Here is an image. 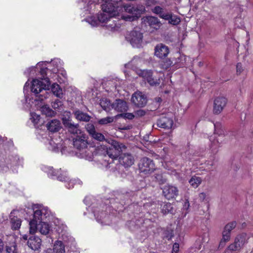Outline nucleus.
<instances>
[{"mask_svg": "<svg viewBox=\"0 0 253 253\" xmlns=\"http://www.w3.org/2000/svg\"><path fill=\"white\" fill-rule=\"evenodd\" d=\"M164 196L168 200L175 198L178 195V190L175 186L166 185L162 188Z\"/></svg>", "mask_w": 253, "mask_h": 253, "instance_id": "obj_14", "label": "nucleus"}, {"mask_svg": "<svg viewBox=\"0 0 253 253\" xmlns=\"http://www.w3.org/2000/svg\"><path fill=\"white\" fill-rule=\"evenodd\" d=\"M249 238L245 233H243L237 236L234 243L231 244L226 250L231 252L239 251L248 242Z\"/></svg>", "mask_w": 253, "mask_h": 253, "instance_id": "obj_7", "label": "nucleus"}, {"mask_svg": "<svg viewBox=\"0 0 253 253\" xmlns=\"http://www.w3.org/2000/svg\"><path fill=\"white\" fill-rule=\"evenodd\" d=\"M4 244L1 239H0V252H1L3 249Z\"/></svg>", "mask_w": 253, "mask_h": 253, "instance_id": "obj_56", "label": "nucleus"}, {"mask_svg": "<svg viewBox=\"0 0 253 253\" xmlns=\"http://www.w3.org/2000/svg\"><path fill=\"white\" fill-rule=\"evenodd\" d=\"M46 70V68H41L40 73L42 77L40 79L33 80L31 87V91L41 101L47 98L49 95L46 90L48 89L50 83L49 79L45 76Z\"/></svg>", "mask_w": 253, "mask_h": 253, "instance_id": "obj_4", "label": "nucleus"}, {"mask_svg": "<svg viewBox=\"0 0 253 253\" xmlns=\"http://www.w3.org/2000/svg\"><path fill=\"white\" fill-rule=\"evenodd\" d=\"M202 179L200 177L193 176L189 180V182L191 186L194 188H197L201 183Z\"/></svg>", "mask_w": 253, "mask_h": 253, "instance_id": "obj_30", "label": "nucleus"}, {"mask_svg": "<svg viewBox=\"0 0 253 253\" xmlns=\"http://www.w3.org/2000/svg\"><path fill=\"white\" fill-rule=\"evenodd\" d=\"M28 246L34 251H38L42 246V240L37 236H32L28 239Z\"/></svg>", "mask_w": 253, "mask_h": 253, "instance_id": "obj_18", "label": "nucleus"}, {"mask_svg": "<svg viewBox=\"0 0 253 253\" xmlns=\"http://www.w3.org/2000/svg\"><path fill=\"white\" fill-rule=\"evenodd\" d=\"M140 62L141 61L139 58H134L130 62L126 64L125 67L126 68H131L132 70H134Z\"/></svg>", "mask_w": 253, "mask_h": 253, "instance_id": "obj_31", "label": "nucleus"}, {"mask_svg": "<svg viewBox=\"0 0 253 253\" xmlns=\"http://www.w3.org/2000/svg\"><path fill=\"white\" fill-rule=\"evenodd\" d=\"M190 204L188 200H186L183 205V209L185 211H187L189 208Z\"/></svg>", "mask_w": 253, "mask_h": 253, "instance_id": "obj_51", "label": "nucleus"}, {"mask_svg": "<svg viewBox=\"0 0 253 253\" xmlns=\"http://www.w3.org/2000/svg\"><path fill=\"white\" fill-rule=\"evenodd\" d=\"M244 71V68L242 64L238 63L236 65V74L237 75H241Z\"/></svg>", "mask_w": 253, "mask_h": 253, "instance_id": "obj_46", "label": "nucleus"}, {"mask_svg": "<svg viewBox=\"0 0 253 253\" xmlns=\"http://www.w3.org/2000/svg\"><path fill=\"white\" fill-rule=\"evenodd\" d=\"M212 143L213 145L215 146V147H218L219 144L218 140H214Z\"/></svg>", "mask_w": 253, "mask_h": 253, "instance_id": "obj_57", "label": "nucleus"}, {"mask_svg": "<svg viewBox=\"0 0 253 253\" xmlns=\"http://www.w3.org/2000/svg\"><path fill=\"white\" fill-rule=\"evenodd\" d=\"M236 222L233 221L227 224L223 229V231H226L227 232H229L231 233V231L236 227Z\"/></svg>", "mask_w": 253, "mask_h": 253, "instance_id": "obj_35", "label": "nucleus"}, {"mask_svg": "<svg viewBox=\"0 0 253 253\" xmlns=\"http://www.w3.org/2000/svg\"><path fill=\"white\" fill-rule=\"evenodd\" d=\"M179 246L177 243H175L173 245L171 253H178L179 252Z\"/></svg>", "mask_w": 253, "mask_h": 253, "instance_id": "obj_50", "label": "nucleus"}, {"mask_svg": "<svg viewBox=\"0 0 253 253\" xmlns=\"http://www.w3.org/2000/svg\"><path fill=\"white\" fill-rule=\"evenodd\" d=\"M62 105V102L58 99H56L51 103V106L52 108H53L55 109H60Z\"/></svg>", "mask_w": 253, "mask_h": 253, "instance_id": "obj_45", "label": "nucleus"}, {"mask_svg": "<svg viewBox=\"0 0 253 253\" xmlns=\"http://www.w3.org/2000/svg\"><path fill=\"white\" fill-rule=\"evenodd\" d=\"M171 14V13H166L163 12L162 14H161V16L160 17L161 18H163L166 20H168L169 21Z\"/></svg>", "mask_w": 253, "mask_h": 253, "instance_id": "obj_47", "label": "nucleus"}, {"mask_svg": "<svg viewBox=\"0 0 253 253\" xmlns=\"http://www.w3.org/2000/svg\"><path fill=\"white\" fill-rule=\"evenodd\" d=\"M126 149V147L122 143L114 140L111 141V146L107 150V154L112 159L117 158L120 153Z\"/></svg>", "mask_w": 253, "mask_h": 253, "instance_id": "obj_8", "label": "nucleus"}, {"mask_svg": "<svg viewBox=\"0 0 253 253\" xmlns=\"http://www.w3.org/2000/svg\"><path fill=\"white\" fill-rule=\"evenodd\" d=\"M172 64V62L170 59H166L161 64L162 68L164 69H167L169 68Z\"/></svg>", "mask_w": 253, "mask_h": 253, "instance_id": "obj_42", "label": "nucleus"}, {"mask_svg": "<svg viewBox=\"0 0 253 253\" xmlns=\"http://www.w3.org/2000/svg\"><path fill=\"white\" fill-rule=\"evenodd\" d=\"M12 213H11V227L14 230H17L19 229L21 225V220L20 218L17 217V216H13L12 217Z\"/></svg>", "mask_w": 253, "mask_h": 253, "instance_id": "obj_25", "label": "nucleus"}, {"mask_svg": "<svg viewBox=\"0 0 253 253\" xmlns=\"http://www.w3.org/2000/svg\"><path fill=\"white\" fill-rule=\"evenodd\" d=\"M41 111L43 114L48 117H52L55 115V113L47 105H44L41 107Z\"/></svg>", "mask_w": 253, "mask_h": 253, "instance_id": "obj_29", "label": "nucleus"}, {"mask_svg": "<svg viewBox=\"0 0 253 253\" xmlns=\"http://www.w3.org/2000/svg\"><path fill=\"white\" fill-rule=\"evenodd\" d=\"M227 103V99L224 96H218L215 98L213 102V113L219 114L226 106Z\"/></svg>", "mask_w": 253, "mask_h": 253, "instance_id": "obj_13", "label": "nucleus"}, {"mask_svg": "<svg viewBox=\"0 0 253 253\" xmlns=\"http://www.w3.org/2000/svg\"><path fill=\"white\" fill-rule=\"evenodd\" d=\"M222 135V133H220V134H219V136H220V135Z\"/></svg>", "mask_w": 253, "mask_h": 253, "instance_id": "obj_64", "label": "nucleus"}, {"mask_svg": "<svg viewBox=\"0 0 253 253\" xmlns=\"http://www.w3.org/2000/svg\"><path fill=\"white\" fill-rule=\"evenodd\" d=\"M52 64L55 67L57 70L61 68L62 62L59 59H55L52 61Z\"/></svg>", "mask_w": 253, "mask_h": 253, "instance_id": "obj_43", "label": "nucleus"}, {"mask_svg": "<svg viewBox=\"0 0 253 253\" xmlns=\"http://www.w3.org/2000/svg\"><path fill=\"white\" fill-rule=\"evenodd\" d=\"M180 18L177 15L171 14L169 23L173 25H177L180 22Z\"/></svg>", "mask_w": 253, "mask_h": 253, "instance_id": "obj_34", "label": "nucleus"}, {"mask_svg": "<svg viewBox=\"0 0 253 253\" xmlns=\"http://www.w3.org/2000/svg\"><path fill=\"white\" fill-rule=\"evenodd\" d=\"M77 120L80 121L88 122L91 117L87 114L84 113L79 110H76L74 113Z\"/></svg>", "mask_w": 253, "mask_h": 253, "instance_id": "obj_22", "label": "nucleus"}, {"mask_svg": "<svg viewBox=\"0 0 253 253\" xmlns=\"http://www.w3.org/2000/svg\"><path fill=\"white\" fill-rule=\"evenodd\" d=\"M46 127L51 132L58 131L61 128V124L57 120H53L46 124Z\"/></svg>", "mask_w": 253, "mask_h": 253, "instance_id": "obj_21", "label": "nucleus"}, {"mask_svg": "<svg viewBox=\"0 0 253 253\" xmlns=\"http://www.w3.org/2000/svg\"><path fill=\"white\" fill-rule=\"evenodd\" d=\"M53 253H65V246L61 241H56L54 244Z\"/></svg>", "mask_w": 253, "mask_h": 253, "instance_id": "obj_23", "label": "nucleus"}, {"mask_svg": "<svg viewBox=\"0 0 253 253\" xmlns=\"http://www.w3.org/2000/svg\"><path fill=\"white\" fill-rule=\"evenodd\" d=\"M91 136L94 139L98 141H101L105 139V137L102 133L97 132L96 131Z\"/></svg>", "mask_w": 253, "mask_h": 253, "instance_id": "obj_37", "label": "nucleus"}, {"mask_svg": "<svg viewBox=\"0 0 253 253\" xmlns=\"http://www.w3.org/2000/svg\"><path fill=\"white\" fill-rule=\"evenodd\" d=\"M134 158L129 154H124L120 158V162L125 167H129L134 164Z\"/></svg>", "mask_w": 253, "mask_h": 253, "instance_id": "obj_19", "label": "nucleus"}, {"mask_svg": "<svg viewBox=\"0 0 253 253\" xmlns=\"http://www.w3.org/2000/svg\"><path fill=\"white\" fill-rule=\"evenodd\" d=\"M144 21L146 24H148L154 29H158L161 26V23L159 19L153 16H148L145 17Z\"/></svg>", "mask_w": 253, "mask_h": 253, "instance_id": "obj_20", "label": "nucleus"}, {"mask_svg": "<svg viewBox=\"0 0 253 253\" xmlns=\"http://www.w3.org/2000/svg\"><path fill=\"white\" fill-rule=\"evenodd\" d=\"M34 219L29 222L30 234H35L38 230L43 234L46 235L50 230L49 225L42 220H44L50 215V211L47 208L40 207L36 210L34 208Z\"/></svg>", "mask_w": 253, "mask_h": 253, "instance_id": "obj_2", "label": "nucleus"}, {"mask_svg": "<svg viewBox=\"0 0 253 253\" xmlns=\"http://www.w3.org/2000/svg\"><path fill=\"white\" fill-rule=\"evenodd\" d=\"M52 249H48L45 251V253H52Z\"/></svg>", "mask_w": 253, "mask_h": 253, "instance_id": "obj_58", "label": "nucleus"}, {"mask_svg": "<svg viewBox=\"0 0 253 253\" xmlns=\"http://www.w3.org/2000/svg\"><path fill=\"white\" fill-rule=\"evenodd\" d=\"M51 89L54 95L58 98H61L63 95V91L60 86L54 83L51 86Z\"/></svg>", "mask_w": 253, "mask_h": 253, "instance_id": "obj_26", "label": "nucleus"}, {"mask_svg": "<svg viewBox=\"0 0 253 253\" xmlns=\"http://www.w3.org/2000/svg\"><path fill=\"white\" fill-rule=\"evenodd\" d=\"M117 119L119 117H123L125 119H128L129 120H132L134 118V115L132 113H122L116 115Z\"/></svg>", "mask_w": 253, "mask_h": 253, "instance_id": "obj_38", "label": "nucleus"}, {"mask_svg": "<svg viewBox=\"0 0 253 253\" xmlns=\"http://www.w3.org/2000/svg\"><path fill=\"white\" fill-rule=\"evenodd\" d=\"M169 53V48L162 43L159 44L155 47V55L160 58L166 57Z\"/></svg>", "mask_w": 253, "mask_h": 253, "instance_id": "obj_17", "label": "nucleus"}, {"mask_svg": "<svg viewBox=\"0 0 253 253\" xmlns=\"http://www.w3.org/2000/svg\"><path fill=\"white\" fill-rule=\"evenodd\" d=\"M35 69V67H31L28 70H31V69Z\"/></svg>", "mask_w": 253, "mask_h": 253, "instance_id": "obj_61", "label": "nucleus"}, {"mask_svg": "<svg viewBox=\"0 0 253 253\" xmlns=\"http://www.w3.org/2000/svg\"><path fill=\"white\" fill-rule=\"evenodd\" d=\"M6 251L7 253H17V249L15 243H13L10 246H6Z\"/></svg>", "mask_w": 253, "mask_h": 253, "instance_id": "obj_39", "label": "nucleus"}, {"mask_svg": "<svg viewBox=\"0 0 253 253\" xmlns=\"http://www.w3.org/2000/svg\"><path fill=\"white\" fill-rule=\"evenodd\" d=\"M172 115L169 113L162 115L157 121V125L159 127L169 129L173 125Z\"/></svg>", "mask_w": 253, "mask_h": 253, "instance_id": "obj_11", "label": "nucleus"}, {"mask_svg": "<svg viewBox=\"0 0 253 253\" xmlns=\"http://www.w3.org/2000/svg\"><path fill=\"white\" fill-rule=\"evenodd\" d=\"M48 149L53 151L56 152L58 150L57 145L52 140H50L48 142Z\"/></svg>", "mask_w": 253, "mask_h": 253, "instance_id": "obj_44", "label": "nucleus"}, {"mask_svg": "<svg viewBox=\"0 0 253 253\" xmlns=\"http://www.w3.org/2000/svg\"><path fill=\"white\" fill-rule=\"evenodd\" d=\"M231 238V233L223 231L222 232V237L219 244V247L223 248L225 246L226 243L228 242Z\"/></svg>", "mask_w": 253, "mask_h": 253, "instance_id": "obj_27", "label": "nucleus"}, {"mask_svg": "<svg viewBox=\"0 0 253 253\" xmlns=\"http://www.w3.org/2000/svg\"><path fill=\"white\" fill-rule=\"evenodd\" d=\"M145 111L143 110H138L135 112V115L138 117H142L145 115Z\"/></svg>", "mask_w": 253, "mask_h": 253, "instance_id": "obj_52", "label": "nucleus"}, {"mask_svg": "<svg viewBox=\"0 0 253 253\" xmlns=\"http://www.w3.org/2000/svg\"><path fill=\"white\" fill-rule=\"evenodd\" d=\"M43 170L47 173L49 177L52 178H56L59 180L64 181L65 186L68 189L73 188L74 185H81L82 183V181L78 179H70L67 177L66 172H61V169H54L52 167H44Z\"/></svg>", "mask_w": 253, "mask_h": 253, "instance_id": "obj_5", "label": "nucleus"}, {"mask_svg": "<svg viewBox=\"0 0 253 253\" xmlns=\"http://www.w3.org/2000/svg\"><path fill=\"white\" fill-rule=\"evenodd\" d=\"M153 11L157 14H159V16H161V14L163 13L162 8L159 6L155 7L153 10Z\"/></svg>", "mask_w": 253, "mask_h": 253, "instance_id": "obj_48", "label": "nucleus"}, {"mask_svg": "<svg viewBox=\"0 0 253 253\" xmlns=\"http://www.w3.org/2000/svg\"><path fill=\"white\" fill-rule=\"evenodd\" d=\"M101 215H100V218H99V215H98L96 213H94V216L96 217V220L99 222L100 221V220H101V218L102 217V216H104L105 214L103 212H101Z\"/></svg>", "mask_w": 253, "mask_h": 253, "instance_id": "obj_54", "label": "nucleus"}, {"mask_svg": "<svg viewBox=\"0 0 253 253\" xmlns=\"http://www.w3.org/2000/svg\"><path fill=\"white\" fill-rule=\"evenodd\" d=\"M131 100L135 106L140 107H143L147 103V99L145 95L139 91L134 93Z\"/></svg>", "mask_w": 253, "mask_h": 253, "instance_id": "obj_15", "label": "nucleus"}, {"mask_svg": "<svg viewBox=\"0 0 253 253\" xmlns=\"http://www.w3.org/2000/svg\"><path fill=\"white\" fill-rule=\"evenodd\" d=\"M63 76L65 78H66V73H65L64 74H63Z\"/></svg>", "mask_w": 253, "mask_h": 253, "instance_id": "obj_60", "label": "nucleus"}, {"mask_svg": "<svg viewBox=\"0 0 253 253\" xmlns=\"http://www.w3.org/2000/svg\"><path fill=\"white\" fill-rule=\"evenodd\" d=\"M162 212L164 214H167L169 212H172L173 208L169 203H164L161 205Z\"/></svg>", "mask_w": 253, "mask_h": 253, "instance_id": "obj_32", "label": "nucleus"}, {"mask_svg": "<svg viewBox=\"0 0 253 253\" xmlns=\"http://www.w3.org/2000/svg\"><path fill=\"white\" fill-rule=\"evenodd\" d=\"M62 120L65 127L68 125L70 123H72V122L71 119V114L70 112H64L62 117Z\"/></svg>", "mask_w": 253, "mask_h": 253, "instance_id": "obj_28", "label": "nucleus"}, {"mask_svg": "<svg viewBox=\"0 0 253 253\" xmlns=\"http://www.w3.org/2000/svg\"><path fill=\"white\" fill-rule=\"evenodd\" d=\"M212 138L211 137L210 138V140H211V141H212Z\"/></svg>", "mask_w": 253, "mask_h": 253, "instance_id": "obj_63", "label": "nucleus"}, {"mask_svg": "<svg viewBox=\"0 0 253 253\" xmlns=\"http://www.w3.org/2000/svg\"><path fill=\"white\" fill-rule=\"evenodd\" d=\"M126 39L132 46L139 47L142 42L143 35L140 32L133 30L126 35Z\"/></svg>", "mask_w": 253, "mask_h": 253, "instance_id": "obj_10", "label": "nucleus"}, {"mask_svg": "<svg viewBox=\"0 0 253 253\" xmlns=\"http://www.w3.org/2000/svg\"><path fill=\"white\" fill-rule=\"evenodd\" d=\"M139 168L140 172L144 174H150L156 169L153 161L146 157L141 160L139 164Z\"/></svg>", "mask_w": 253, "mask_h": 253, "instance_id": "obj_9", "label": "nucleus"}, {"mask_svg": "<svg viewBox=\"0 0 253 253\" xmlns=\"http://www.w3.org/2000/svg\"><path fill=\"white\" fill-rule=\"evenodd\" d=\"M102 11L98 14L97 19L91 17L87 19L88 22L92 26H96L102 24L105 25L108 22L110 23L106 25L107 28L112 31L118 30L120 28V24L115 23L112 21L113 17H117L119 11L115 10L113 3H105L102 5Z\"/></svg>", "mask_w": 253, "mask_h": 253, "instance_id": "obj_1", "label": "nucleus"}, {"mask_svg": "<svg viewBox=\"0 0 253 253\" xmlns=\"http://www.w3.org/2000/svg\"><path fill=\"white\" fill-rule=\"evenodd\" d=\"M73 145L75 148L79 150H82L85 148L87 145L85 135L82 133L77 136V137L73 139Z\"/></svg>", "mask_w": 253, "mask_h": 253, "instance_id": "obj_16", "label": "nucleus"}, {"mask_svg": "<svg viewBox=\"0 0 253 253\" xmlns=\"http://www.w3.org/2000/svg\"><path fill=\"white\" fill-rule=\"evenodd\" d=\"M30 119L34 124L36 125L38 124L40 120V116L35 113H31Z\"/></svg>", "mask_w": 253, "mask_h": 253, "instance_id": "obj_36", "label": "nucleus"}, {"mask_svg": "<svg viewBox=\"0 0 253 253\" xmlns=\"http://www.w3.org/2000/svg\"><path fill=\"white\" fill-rule=\"evenodd\" d=\"M27 83H26L25 86L24 87V89L25 88V86L27 85Z\"/></svg>", "mask_w": 253, "mask_h": 253, "instance_id": "obj_62", "label": "nucleus"}, {"mask_svg": "<svg viewBox=\"0 0 253 253\" xmlns=\"http://www.w3.org/2000/svg\"><path fill=\"white\" fill-rule=\"evenodd\" d=\"M117 117L116 116L114 117H107L98 120V123L100 125H107L108 124L111 123L114 121L115 119H117Z\"/></svg>", "mask_w": 253, "mask_h": 253, "instance_id": "obj_33", "label": "nucleus"}, {"mask_svg": "<svg viewBox=\"0 0 253 253\" xmlns=\"http://www.w3.org/2000/svg\"><path fill=\"white\" fill-rule=\"evenodd\" d=\"M47 63V62H39L38 63V64H37V67L36 68H39L40 67H41V66H42L43 64L46 65V64Z\"/></svg>", "mask_w": 253, "mask_h": 253, "instance_id": "obj_55", "label": "nucleus"}, {"mask_svg": "<svg viewBox=\"0 0 253 253\" xmlns=\"http://www.w3.org/2000/svg\"><path fill=\"white\" fill-rule=\"evenodd\" d=\"M85 154H87L84 157L85 159L87 160L88 161H92L93 159V154L91 153L90 151H85Z\"/></svg>", "mask_w": 253, "mask_h": 253, "instance_id": "obj_49", "label": "nucleus"}, {"mask_svg": "<svg viewBox=\"0 0 253 253\" xmlns=\"http://www.w3.org/2000/svg\"><path fill=\"white\" fill-rule=\"evenodd\" d=\"M85 128L90 135H91L96 131L94 125L92 124H86L85 126Z\"/></svg>", "mask_w": 253, "mask_h": 253, "instance_id": "obj_40", "label": "nucleus"}, {"mask_svg": "<svg viewBox=\"0 0 253 253\" xmlns=\"http://www.w3.org/2000/svg\"><path fill=\"white\" fill-rule=\"evenodd\" d=\"M136 72L139 76L141 77L144 80L147 81L150 85L153 86L159 84L157 80L153 77L151 70H137Z\"/></svg>", "mask_w": 253, "mask_h": 253, "instance_id": "obj_12", "label": "nucleus"}, {"mask_svg": "<svg viewBox=\"0 0 253 253\" xmlns=\"http://www.w3.org/2000/svg\"><path fill=\"white\" fill-rule=\"evenodd\" d=\"M23 238L25 240H27V235H24L23 236Z\"/></svg>", "mask_w": 253, "mask_h": 253, "instance_id": "obj_59", "label": "nucleus"}, {"mask_svg": "<svg viewBox=\"0 0 253 253\" xmlns=\"http://www.w3.org/2000/svg\"><path fill=\"white\" fill-rule=\"evenodd\" d=\"M68 129L70 132L74 134H81L83 133L81 130L79 128V125L75 124L73 123H70L68 125L65 126Z\"/></svg>", "mask_w": 253, "mask_h": 253, "instance_id": "obj_24", "label": "nucleus"}, {"mask_svg": "<svg viewBox=\"0 0 253 253\" xmlns=\"http://www.w3.org/2000/svg\"><path fill=\"white\" fill-rule=\"evenodd\" d=\"M199 199L201 201H204L206 197V194L205 193H201L199 194Z\"/></svg>", "mask_w": 253, "mask_h": 253, "instance_id": "obj_53", "label": "nucleus"}, {"mask_svg": "<svg viewBox=\"0 0 253 253\" xmlns=\"http://www.w3.org/2000/svg\"><path fill=\"white\" fill-rule=\"evenodd\" d=\"M115 10L119 11L117 17L126 21L136 20L144 11L143 6H133L124 4L122 0L114 1L113 3Z\"/></svg>", "mask_w": 253, "mask_h": 253, "instance_id": "obj_3", "label": "nucleus"}, {"mask_svg": "<svg viewBox=\"0 0 253 253\" xmlns=\"http://www.w3.org/2000/svg\"><path fill=\"white\" fill-rule=\"evenodd\" d=\"M100 105L106 111H108L110 106H111L112 109L118 112H124L128 109L127 103L121 99H117L112 104L109 101L102 100L100 102Z\"/></svg>", "mask_w": 253, "mask_h": 253, "instance_id": "obj_6", "label": "nucleus"}, {"mask_svg": "<svg viewBox=\"0 0 253 253\" xmlns=\"http://www.w3.org/2000/svg\"><path fill=\"white\" fill-rule=\"evenodd\" d=\"M155 179L160 184L166 182V179L163 177L161 173H156L155 174Z\"/></svg>", "mask_w": 253, "mask_h": 253, "instance_id": "obj_41", "label": "nucleus"}]
</instances>
